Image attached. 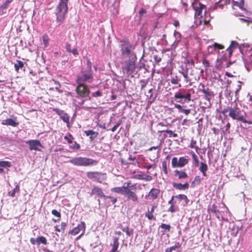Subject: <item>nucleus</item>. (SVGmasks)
I'll list each match as a JSON object with an SVG mask.
<instances>
[{
    "mask_svg": "<svg viewBox=\"0 0 252 252\" xmlns=\"http://www.w3.org/2000/svg\"><path fill=\"white\" fill-rule=\"evenodd\" d=\"M15 188L13 190L14 191V192L15 193L19 192L20 191V186H19V185L17 183H15Z\"/></svg>",
    "mask_w": 252,
    "mask_h": 252,
    "instance_id": "62",
    "label": "nucleus"
},
{
    "mask_svg": "<svg viewBox=\"0 0 252 252\" xmlns=\"http://www.w3.org/2000/svg\"><path fill=\"white\" fill-rule=\"evenodd\" d=\"M84 133L87 136H90L89 138L91 141H93L98 134L97 131H94L92 130H85Z\"/></svg>",
    "mask_w": 252,
    "mask_h": 252,
    "instance_id": "27",
    "label": "nucleus"
},
{
    "mask_svg": "<svg viewBox=\"0 0 252 252\" xmlns=\"http://www.w3.org/2000/svg\"><path fill=\"white\" fill-rule=\"evenodd\" d=\"M213 45H214V47H215V48L216 49V50H217V49L220 50V49H223L224 48V46L223 45L216 43V42L214 43L213 44Z\"/></svg>",
    "mask_w": 252,
    "mask_h": 252,
    "instance_id": "52",
    "label": "nucleus"
},
{
    "mask_svg": "<svg viewBox=\"0 0 252 252\" xmlns=\"http://www.w3.org/2000/svg\"><path fill=\"white\" fill-rule=\"evenodd\" d=\"M24 63L19 60H17L16 63L14 64V67L17 72H19L20 68L24 67Z\"/></svg>",
    "mask_w": 252,
    "mask_h": 252,
    "instance_id": "36",
    "label": "nucleus"
},
{
    "mask_svg": "<svg viewBox=\"0 0 252 252\" xmlns=\"http://www.w3.org/2000/svg\"><path fill=\"white\" fill-rule=\"evenodd\" d=\"M160 226L161 228L164 229L163 231H162L163 234H164L165 232H169L170 230L171 226L169 224L161 223Z\"/></svg>",
    "mask_w": 252,
    "mask_h": 252,
    "instance_id": "38",
    "label": "nucleus"
},
{
    "mask_svg": "<svg viewBox=\"0 0 252 252\" xmlns=\"http://www.w3.org/2000/svg\"><path fill=\"white\" fill-rule=\"evenodd\" d=\"M229 116L234 120L239 121L243 120V115H241L240 109L238 107H230Z\"/></svg>",
    "mask_w": 252,
    "mask_h": 252,
    "instance_id": "10",
    "label": "nucleus"
},
{
    "mask_svg": "<svg viewBox=\"0 0 252 252\" xmlns=\"http://www.w3.org/2000/svg\"><path fill=\"white\" fill-rule=\"evenodd\" d=\"M162 167L163 170V172L165 174L167 175L168 174V171H167V162L166 161H163L162 162Z\"/></svg>",
    "mask_w": 252,
    "mask_h": 252,
    "instance_id": "47",
    "label": "nucleus"
},
{
    "mask_svg": "<svg viewBox=\"0 0 252 252\" xmlns=\"http://www.w3.org/2000/svg\"><path fill=\"white\" fill-rule=\"evenodd\" d=\"M121 121H119L116 125H115L112 128L111 131L112 132H114L117 128L118 127V126L121 125Z\"/></svg>",
    "mask_w": 252,
    "mask_h": 252,
    "instance_id": "60",
    "label": "nucleus"
},
{
    "mask_svg": "<svg viewBox=\"0 0 252 252\" xmlns=\"http://www.w3.org/2000/svg\"><path fill=\"white\" fill-rule=\"evenodd\" d=\"M76 93L78 96L85 97L89 95L90 90L89 87L84 83H77Z\"/></svg>",
    "mask_w": 252,
    "mask_h": 252,
    "instance_id": "8",
    "label": "nucleus"
},
{
    "mask_svg": "<svg viewBox=\"0 0 252 252\" xmlns=\"http://www.w3.org/2000/svg\"><path fill=\"white\" fill-rule=\"evenodd\" d=\"M70 149L74 150H79L80 148V145L76 142H74V143L72 145L69 146Z\"/></svg>",
    "mask_w": 252,
    "mask_h": 252,
    "instance_id": "50",
    "label": "nucleus"
},
{
    "mask_svg": "<svg viewBox=\"0 0 252 252\" xmlns=\"http://www.w3.org/2000/svg\"><path fill=\"white\" fill-rule=\"evenodd\" d=\"M202 87L203 89L201 90V91L204 94V98L210 103L211 97L214 96L213 92L209 91L208 89L207 90L205 89L204 85Z\"/></svg>",
    "mask_w": 252,
    "mask_h": 252,
    "instance_id": "23",
    "label": "nucleus"
},
{
    "mask_svg": "<svg viewBox=\"0 0 252 252\" xmlns=\"http://www.w3.org/2000/svg\"><path fill=\"white\" fill-rule=\"evenodd\" d=\"M110 245L112 248L109 252H119L118 250L119 246V238L114 237L113 238V243L111 244Z\"/></svg>",
    "mask_w": 252,
    "mask_h": 252,
    "instance_id": "24",
    "label": "nucleus"
},
{
    "mask_svg": "<svg viewBox=\"0 0 252 252\" xmlns=\"http://www.w3.org/2000/svg\"><path fill=\"white\" fill-rule=\"evenodd\" d=\"M216 49L215 48V47H214V45L212 44V45H209L207 47V52L208 54H215V53L216 52Z\"/></svg>",
    "mask_w": 252,
    "mask_h": 252,
    "instance_id": "40",
    "label": "nucleus"
},
{
    "mask_svg": "<svg viewBox=\"0 0 252 252\" xmlns=\"http://www.w3.org/2000/svg\"><path fill=\"white\" fill-rule=\"evenodd\" d=\"M180 73L183 76L186 83L189 86H191L195 81L199 79V76L190 77L188 75V71H180Z\"/></svg>",
    "mask_w": 252,
    "mask_h": 252,
    "instance_id": "14",
    "label": "nucleus"
},
{
    "mask_svg": "<svg viewBox=\"0 0 252 252\" xmlns=\"http://www.w3.org/2000/svg\"><path fill=\"white\" fill-rule=\"evenodd\" d=\"M201 182V178L199 176H196L194 179V180L193 181L192 184H199Z\"/></svg>",
    "mask_w": 252,
    "mask_h": 252,
    "instance_id": "55",
    "label": "nucleus"
},
{
    "mask_svg": "<svg viewBox=\"0 0 252 252\" xmlns=\"http://www.w3.org/2000/svg\"><path fill=\"white\" fill-rule=\"evenodd\" d=\"M215 1L213 7L214 9H222L225 6L229 4L230 0H214Z\"/></svg>",
    "mask_w": 252,
    "mask_h": 252,
    "instance_id": "17",
    "label": "nucleus"
},
{
    "mask_svg": "<svg viewBox=\"0 0 252 252\" xmlns=\"http://www.w3.org/2000/svg\"><path fill=\"white\" fill-rule=\"evenodd\" d=\"M160 189L156 188H152L148 193V198L150 200H155L157 199L160 194Z\"/></svg>",
    "mask_w": 252,
    "mask_h": 252,
    "instance_id": "18",
    "label": "nucleus"
},
{
    "mask_svg": "<svg viewBox=\"0 0 252 252\" xmlns=\"http://www.w3.org/2000/svg\"><path fill=\"white\" fill-rule=\"evenodd\" d=\"M0 166L2 167H10L11 164L8 161H0Z\"/></svg>",
    "mask_w": 252,
    "mask_h": 252,
    "instance_id": "41",
    "label": "nucleus"
},
{
    "mask_svg": "<svg viewBox=\"0 0 252 252\" xmlns=\"http://www.w3.org/2000/svg\"><path fill=\"white\" fill-rule=\"evenodd\" d=\"M136 57L134 56L126 61L125 66L123 67V69L125 70L127 74L131 75L132 76L136 69Z\"/></svg>",
    "mask_w": 252,
    "mask_h": 252,
    "instance_id": "6",
    "label": "nucleus"
},
{
    "mask_svg": "<svg viewBox=\"0 0 252 252\" xmlns=\"http://www.w3.org/2000/svg\"><path fill=\"white\" fill-rule=\"evenodd\" d=\"M85 229L86 224L85 222L81 221V223L78 224L76 227L70 230L68 232V234L72 235H76L79 234L81 231H82L83 233H85Z\"/></svg>",
    "mask_w": 252,
    "mask_h": 252,
    "instance_id": "15",
    "label": "nucleus"
},
{
    "mask_svg": "<svg viewBox=\"0 0 252 252\" xmlns=\"http://www.w3.org/2000/svg\"><path fill=\"white\" fill-rule=\"evenodd\" d=\"M160 132H165L169 134V137H171L173 136V137H177L178 136V134L176 133H174L171 130L166 129L165 130H162Z\"/></svg>",
    "mask_w": 252,
    "mask_h": 252,
    "instance_id": "42",
    "label": "nucleus"
},
{
    "mask_svg": "<svg viewBox=\"0 0 252 252\" xmlns=\"http://www.w3.org/2000/svg\"><path fill=\"white\" fill-rule=\"evenodd\" d=\"M138 179L149 181L152 180V177L150 175H144V177H138Z\"/></svg>",
    "mask_w": 252,
    "mask_h": 252,
    "instance_id": "49",
    "label": "nucleus"
},
{
    "mask_svg": "<svg viewBox=\"0 0 252 252\" xmlns=\"http://www.w3.org/2000/svg\"><path fill=\"white\" fill-rule=\"evenodd\" d=\"M178 211V208L175 206L174 204H172L168 209V211L171 213H174Z\"/></svg>",
    "mask_w": 252,
    "mask_h": 252,
    "instance_id": "48",
    "label": "nucleus"
},
{
    "mask_svg": "<svg viewBox=\"0 0 252 252\" xmlns=\"http://www.w3.org/2000/svg\"><path fill=\"white\" fill-rule=\"evenodd\" d=\"M244 60L246 69L248 71H250L252 69V47L246 50Z\"/></svg>",
    "mask_w": 252,
    "mask_h": 252,
    "instance_id": "9",
    "label": "nucleus"
},
{
    "mask_svg": "<svg viewBox=\"0 0 252 252\" xmlns=\"http://www.w3.org/2000/svg\"><path fill=\"white\" fill-rule=\"evenodd\" d=\"M171 164L173 168L178 167V160L176 157H174L172 159Z\"/></svg>",
    "mask_w": 252,
    "mask_h": 252,
    "instance_id": "43",
    "label": "nucleus"
},
{
    "mask_svg": "<svg viewBox=\"0 0 252 252\" xmlns=\"http://www.w3.org/2000/svg\"><path fill=\"white\" fill-rule=\"evenodd\" d=\"M10 2H11L10 0H6L5 1L1 6L0 8L3 9H6Z\"/></svg>",
    "mask_w": 252,
    "mask_h": 252,
    "instance_id": "54",
    "label": "nucleus"
},
{
    "mask_svg": "<svg viewBox=\"0 0 252 252\" xmlns=\"http://www.w3.org/2000/svg\"><path fill=\"white\" fill-rule=\"evenodd\" d=\"M68 0H61L56 8L55 12L56 22L59 24L62 23L65 19L68 11Z\"/></svg>",
    "mask_w": 252,
    "mask_h": 252,
    "instance_id": "2",
    "label": "nucleus"
},
{
    "mask_svg": "<svg viewBox=\"0 0 252 252\" xmlns=\"http://www.w3.org/2000/svg\"><path fill=\"white\" fill-rule=\"evenodd\" d=\"M102 95V93L100 92L99 91H97L96 92L93 93L92 94V96L93 97H97V96H101Z\"/></svg>",
    "mask_w": 252,
    "mask_h": 252,
    "instance_id": "56",
    "label": "nucleus"
},
{
    "mask_svg": "<svg viewBox=\"0 0 252 252\" xmlns=\"http://www.w3.org/2000/svg\"><path fill=\"white\" fill-rule=\"evenodd\" d=\"M190 154L191 155V156L192 157V158L194 162H195L196 166L198 165L199 161L197 158V156L194 154V153L192 151L190 152Z\"/></svg>",
    "mask_w": 252,
    "mask_h": 252,
    "instance_id": "45",
    "label": "nucleus"
},
{
    "mask_svg": "<svg viewBox=\"0 0 252 252\" xmlns=\"http://www.w3.org/2000/svg\"><path fill=\"white\" fill-rule=\"evenodd\" d=\"M91 195H96L97 196L104 198V199L108 198H111L110 196H106L103 193L102 189L96 186H94L91 190Z\"/></svg>",
    "mask_w": 252,
    "mask_h": 252,
    "instance_id": "16",
    "label": "nucleus"
},
{
    "mask_svg": "<svg viewBox=\"0 0 252 252\" xmlns=\"http://www.w3.org/2000/svg\"><path fill=\"white\" fill-rule=\"evenodd\" d=\"M174 175L175 176H178L179 179H186L188 177L187 173L183 170H175Z\"/></svg>",
    "mask_w": 252,
    "mask_h": 252,
    "instance_id": "25",
    "label": "nucleus"
},
{
    "mask_svg": "<svg viewBox=\"0 0 252 252\" xmlns=\"http://www.w3.org/2000/svg\"><path fill=\"white\" fill-rule=\"evenodd\" d=\"M189 162V159L185 157H180L178 160V167H183Z\"/></svg>",
    "mask_w": 252,
    "mask_h": 252,
    "instance_id": "29",
    "label": "nucleus"
},
{
    "mask_svg": "<svg viewBox=\"0 0 252 252\" xmlns=\"http://www.w3.org/2000/svg\"><path fill=\"white\" fill-rule=\"evenodd\" d=\"M43 244L46 245L47 243V239L44 236H38L37 237V245Z\"/></svg>",
    "mask_w": 252,
    "mask_h": 252,
    "instance_id": "35",
    "label": "nucleus"
},
{
    "mask_svg": "<svg viewBox=\"0 0 252 252\" xmlns=\"http://www.w3.org/2000/svg\"><path fill=\"white\" fill-rule=\"evenodd\" d=\"M173 98L177 102H182V99H184L185 102L188 103L191 100V94L189 90L180 89L175 94Z\"/></svg>",
    "mask_w": 252,
    "mask_h": 252,
    "instance_id": "5",
    "label": "nucleus"
},
{
    "mask_svg": "<svg viewBox=\"0 0 252 252\" xmlns=\"http://www.w3.org/2000/svg\"><path fill=\"white\" fill-rule=\"evenodd\" d=\"M174 108H177L179 112L183 113L186 115H188L190 113V109H184L180 104H174Z\"/></svg>",
    "mask_w": 252,
    "mask_h": 252,
    "instance_id": "26",
    "label": "nucleus"
},
{
    "mask_svg": "<svg viewBox=\"0 0 252 252\" xmlns=\"http://www.w3.org/2000/svg\"><path fill=\"white\" fill-rule=\"evenodd\" d=\"M147 13V11L146 9L143 8H141L139 11V14L140 17H142L144 14H146Z\"/></svg>",
    "mask_w": 252,
    "mask_h": 252,
    "instance_id": "59",
    "label": "nucleus"
},
{
    "mask_svg": "<svg viewBox=\"0 0 252 252\" xmlns=\"http://www.w3.org/2000/svg\"><path fill=\"white\" fill-rule=\"evenodd\" d=\"M202 64L204 66L206 69H207V68L210 67V63L209 61L205 58H204L202 61Z\"/></svg>",
    "mask_w": 252,
    "mask_h": 252,
    "instance_id": "53",
    "label": "nucleus"
},
{
    "mask_svg": "<svg viewBox=\"0 0 252 252\" xmlns=\"http://www.w3.org/2000/svg\"><path fill=\"white\" fill-rule=\"evenodd\" d=\"M64 138L69 144L72 143L73 142V140H74V137L71 134H69L68 136H65Z\"/></svg>",
    "mask_w": 252,
    "mask_h": 252,
    "instance_id": "44",
    "label": "nucleus"
},
{
    "mask_svg": "<svg viewBox=\"0 0 252 252\" xmlns=\"http://www.w3.org/2000/svg\"><path fill=\"white\" fill-rule=\"evenodd\" d=\"M26 143L29 145L31 151H40V148H42V144L38 140H30L27 141Z\"/></svg>",
    "mask_w": 252,
    "mask_h": 252,
    "instance_id": "12",
    "label": "nucleus"
},
{
    "mask_svg": "<svg viewBox=\"0 0 252 252\" xmlns=\"http://www.w3.org/2000/svg\"><path fill=\"white\" fill-rule=\"evenodd\" d=\"M122 230L123 232H125L126 233L127 237H129L133 234V229L130 228L128 225H127L125 228H122Z\"/></svg>",
    "mask_w": 252,
    "mask_h": 252,
    "instance_id": "34",
    "label": "nucleus"
},
{
    "mask_svg": "<svg viewBox=\"0 0 252 252\" xmlns=\"http://www.w3.org/2000/svg\"><path fill=\"white\" fill-rule=\"evenodd\" d=\"M241 84L242 82L241 81H238L237 83L235 85L234 88V91L235 92L236 99L238 98L239 92L241 90L242 88Z\"/></svg>",
    "mask_w": 252,
    "mask_h": 252,
    "instance_id": "28",
    "label": "nucleus"
},
{
    "mask_svg": "<svg viewBox=\"0 0 252 252\" xmlns=\"http://www.w3.org/2000/svg\"><path fill=\"white\" fill-rule=\"evenodd\" d=\"M105 174L98 171H89L87 172V177L91 180H93L98 183H101L106 179Z\"/></svg>",
    "mask_w": 252,
    "mask_h": 252,
    "instance_id": "7",
    "label": "nucleus"
},
{
    "mask_svg": "<svg viewBox=\"0 0 252 252\" xmlns=\"http://www.w3.org/2000/svg\"><path fill=\"white\" fill-rule=\"evenodd\" d=\"M208 170V166L206 163L201 162L200 163V166L199 167V170L202 173L204 177L207 176L206 171Z\"/></svg>",
    "mask_w": 252,
    "mask_h": 252,
    "instance_id": "31",
    "label": "nucleus"
},
{
    "mask_svg": "<svg viewBox=\"0 0 252 252\" xmlns=\"http://www.w3.org/2000/svg\"><path fill=\"white\" fill-rule=\"evenodd\" d=\"M68 162L74 165L78 166H94L98 164L96 160L86 157H75L69 160Z\"/></svg>",
    "mask_w": 252,
    "mask_h": 252,
    "instance_id": "3",
    "label": "nucleus"
},
{
    "mask_svg": "<svg viewBox=\"0 0 252 252\" xmlns=\"http://www.w3.org/2000/svg\"><path fill=\"white\" fill-rule=\"evenodd\" d=\"M196 144V141L192 139L191 142L189 145V147L191 148H195L196 152H198V147L197 146H195Z\"/></svg>",
    "mask_w": 252,
    "mask_h": 252,
    "instance_id": "46",
    "label": "nucleus"
},
{
    "mask_svg": "<svg viewBox=\"0 0 252 252\" xmlns=\"http://www.w3.org/2000/svg\"><path fill=\"white\" fill-rule=\"evenodd\" d=\"M94 80L93 70L82 69L76 79V83H91Z\"/></svg>",
    "mask_w": 252,
    "mask_h": 252,
    "instance_id": "4",
    "label": "nucleus"
},
{
    "mask_svg": "<svg viewBox=\"0 0 252 252\" xmlns=\"http://www.w3.org/2000/svg\"><path fill=\"white\" fill-rule=\"evenodd\" d=\"M157 206L156 205H153L151 209L150 210H148L146 213H145V217L149 220H156V218L154 217V212L155 211V209L157 208Z\"/></svg>",
    "mask_w": 252,
    "mask_h": 252,
    "instance_id": "22",
    "label": "nucleus"
},
{
    "mask_svg": "<svg viewBox=\"0 0 252 252\" xmlns=\"http://www.w3.org/2000/svg\"><path fill=\"white\" fill-rule=\"evenodd\" d=\"M53 111L56 112L57 114L60 116V118L66 124L67 126H69V116L63 110H60L59 108H53Z\"/></svg>",
    "mask_w": 252,
    "mask_h": 252,
    "instance_id": "13",
    "label": "nucleus"
},
{
    "mask_svg": "<svg viewBox=\"0 0 252 252\" xmlns=\"http://www.w3.org/2000/svg\"><path fill=\"white\" fill-rule=\"evenodd\" d=\"M171 83L173 85H178L179 87H181L182 86L180 82V78L177 76L175 75L174 77H172L171 79Z\"/></svg>",
    "mask_w": 252,
    "mask_h": 252,
    "instance_id": "33",
    "label": "nucleus"
},
{
    "mask_svg": "<svg viewBox=\"0 0 252 252\" xmlns=\"http://www.w3.org/2000/svg\"><path fill=\"white\" fill-rule=\"evenodd\" d=\"M137 189H140V186L137 184H132L129 181L125 182L122 187H115L111 189L112 192L123 194L128 200L133 202H137L138 197L136 194Z\"/></svg>",
    "mask_w": 252,
    "mask_h": 252,
    "instance_id": "1",
    "label": "nucleus"
},
{
    "mask_svg": "<svg viewBox=\"0 0 252 252\" xmlns=\"http://www.w3.org/2000/svg\"><path fill=\"white\" fill-rule=\"evenodd\" d=\"M154 59L155 60V62L157 63H159L161 61V58L159 57L158 55H154Z\"/></svg>",
    "mask_w": 252,
    "mask_h": 252,
    "instance_id": "61",
    "label": "nucleus"
},
{
    "mask_svg": "<svg viewBox=\"0 0 252 252\" xmlns=\"http://www.w3.org/2000/svg\"><path fill=\"white\" fill-rule=\"evenodd\" d=\"M16 118L15 120L12 119L4 120L2 121L1 124L2 125L10 126L13 127H16L19 125V123L16 122Z\"/></svg>",
    "mask_w": 252,
    "mask_h": 252,
    "instance_id": "21",
    "label": "nucleus"
},
{
    "mask_svg": "<svg viewBox=\"0 0 252 252\" xmlns=\"http://www.w3.org/2000/svg\"><path fill=\"white\" fill-rule=\"evenodd\" d=\"M238 46V43L234 41H232L228 47L226 49V51L228 52V58H230L232 54L234 49H235Z\"/></svg>",
    "mask_w": 252,
    "mask_h": 252,
    "instance_id": "20",
    "label": "nucleus"
},
{
    "mask_svg": "<svg viewBox=\"0 0 252 252\" xmlns=\"http://www.w3.org/2000/svg\"><path fill=\"white\" fill-rule=\"evenodd\" d=\"M193 8L195 10V16L202 17V12L204 10V14L206 12V5L200 2H195L193 5Z\"/></svg>",
    "mask_w": 252,
    "mask_h": 252,
    "instance_id": "11",
    "label": "nucleus"
},
{
    "mask_svg": "<svg viewBox=\"0 0 252 252\" xmlns=\"http://www.w3.org/2000/svg\"><path fill=\"white\" fill-rule=\"evenodd\" d=\"M156 166L157 165L156 164H150L148 165H144L143 167L149 170L152 168L155 169L156 168Z\"/></svg>",
    "mask_w": 252,
    "mask_h": 252,
    "instance_id": "58",
    "label": "nucleus"
},
{
    "mask_svg": "<svg viewBox=\"0 0 252 252\" xmlns=\"http://www.w3.org/2000/svg\"><path fill=\"white\" fill-rule=\"evenodd\" d=\"M181 245L179 242H177V243H176L174 246H171V247L173 250H175L176 249L180 248L181 247Z\"/></svg>",
    "mask_w": 252,
    "mask_h": 252,
    "instance_id": "64",
    "label": "nucleus"
},
{
    "mask_svg": "<svg viewBox=\"0 0 252 252\" xmlns=\"http://www.w3.org/2000/svg\"><path fill=\"white\" fill-rule=\"evenodd\" d=\"M69 53H72V54H73L74 56H77L78 55V50L77 49V48H74L73 49H71V51H70Z\"/></svg>",
    "mask_w": 252,
    "mask_h": 252,
    "instance_id": "63",
    "label": "nucleus"
},
{
    "mask_svg": "<svg viewBox=\"0 0 252 252\" xmlns=\"http://www.w3.org/2000/svg\"><path fill=\"white\" fill-rule=\"evenodd\" d=\"M51 213L54 216H55V217H57L58 218L57 219H52L53 221H54L55 222H59L61 220V214L60 213V212H59L56 209H54V210H52Z\"/></svg>",
    "mask_w": 252,
    "mask_h": 252,
    "instance_id": "32",
    "label": "nucleus"
},
{
    "mask_svg": "<svg viewBox=\"0 0 252 252\" xmlns=\"http://www.w3.org/2000/svg\"><path fill=\"white\" fill-rule=\"evenodd\" d=\"M208 212H211L212 213L216 214L217 213H220V211L217 209V207L216 204H214L213 205L208 208Z\"/></svg>",
    "mask_w": 252,
    "mask_h": 252,
    "instance_id": "39",
    "label": "nucleus"
},
{
    "mask_svg": "<svg viewBox=\"0 0 252 252\" xmlns=\"http://www.w3.org/2000/svg\"><path fill=\"white\" fill-rule=\"evenodd\" d=\"M42 39L44 44L45 47H47L49 43L48 37L47 35H44L42 36Z\"/></svg>",
    "mask_w": 252,
    "mask_h": 252,
    "instance_id": "51",
    "label": "nucleus"
},
{
    "mask_svg": "<svg viewBox=\"0 0 252 252\" xmlns=\"http://www.w3.org/2000/svg\"><path fill=\"white\" fill-rule=\"evenodd\" d=\"M121 51L122 56H125L126 55L128 56L130 54L131 52V46L129 45V46H124L121 49Z\"/></svg>",
    "mask_w": 252,
    "mask_h": 252,
    "instance_id": "30",
    "label": "nucleus"
},
{
    "mask_svg": "<svg viewBox=\"0 0 252 252\" xmlns=\"http://www.w3.org/2000/svg\"><path fill=\"white\" fill-rule=\"evenodd\" d=\"M173 187L177 189L180 190H184L189 189V184L186 182L184 184H182L181 183H173Z\"/></svg>",
    "mask_w": 252,
    "mask_h": 252,
    "instance_id": "19",
    "label": "nucleus"
},
{
    "mask_svg": "<svg viewBox=\"0 0 252 252\" xmlns=\"http://www.w3.org/2000/svg\"><path fill=\"white\" fill-rule=\"evenodd\" d=\"M66 226V223L65 222H62L61 223V229L59 228L58 225L55 226L54 228L56 231L59 232L62 231V232L63 233L65 229Z\"/></svg>",
    "mask_w": 252,
    "mask_h": 252,
    "instance_id": "37",
    "label": "nucleus"
},
{
    "mask_svg": "<svg viewBox=\"0 0 252 252\" xmlns=\"http://www.w3.org/2000/svg\"><path fill=\"white\" fill-rule=\"evenodd\" d=\"M87 68L86 69L87 70H90V69L91 70H93L92 68V63L89 59H87Z\"/></svg>",
    "mask_w": 252,
    "mask_h": 252,
    "instance_id": "57",
    "label": "nucleus"
}]
</instances>
